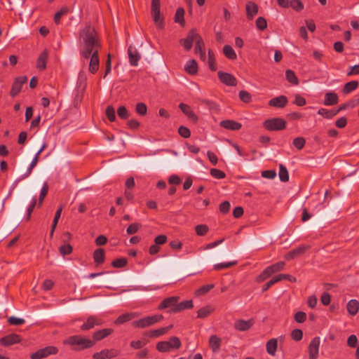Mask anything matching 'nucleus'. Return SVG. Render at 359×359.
Returning <instances> with one entry per match:
<instances>
[{
  "label": "nucleus",
  "mask_w": 359,
  "mask_h": 359,
  "mask_svg": "<svg viewBox=\"0 0 359 359\" xmlns=\"http://www.w3.org/2000/svg\"><path fill=\"white\" fill-rule=\"evenodd\" d=\"M285 264L284 262H277L274 264H272V265L268 266L267 268L269 269L271 273L273 274L274 273H276V272H278V271L283 270L285 267Z\"/></svg>",
  "instance_id": "c03bdc74"
},
{
  "label": "nucleus",
  "mask_w": 359,
  "mask_h": 359,
  "mask_svg": "<svg viewBox=\"0 0 359 359\" xmlns=\"http://www.w3.org/2000/svg\"><path fill=\"white\" fill-rule=\"evenodd\" d=\"M140 314L137 312H130L126 313L122 315H120L114 321L116 325H121L125 323H127L135 318H137Z\"/></svg>",
  "instance_id": "412c9836"
},
{
  "label": "nucleus",
  "mask_w": 359,
  "mask_h": 359,
  "mask_svg": "<svg viewBox=\"0 0 359 359\" xmlns=\"http://www.w3.org/2000/svg\"><path fill=\"white\" fill-rule=\"evenodd\" d=\"M58 352V348L54 346H48L39 349L37 351L30 355L31 359H43L50 355H55Z\"/></svg>",
  "instance_id": "0eeeda50"
},
{
  "label": "nucleus",
  "mask_w": 359,
  "mask_h": 359,
  "mask_svg": "<svg viewBox=\"0 0 359 359\" xmlns=\"http://www.w3.org/2000/svg\"><path fill=\"white\" fill-rule=\"evenodd\" d=\"M205 44L203 42V39L201 37L196 41V46H195V53L196 54L199 53H202L205 51L204 50Z\"/></svg>",
  "instance_id": "69168bd1"
},
{
  "label": "nucleus",
  "mask_w": 359,
  "mask_h": 359,
  "mask_svg": "<svg viewBox=\"0 0 359 359\" xmlns=\"http://www.w3.org/2000/svg\"><path fill=\"white\" fill-rule=\"evenodd\" d=\"M237 264L236 261L229 262L225 263H219L214 265V269L216 271H221L225 269L230 268Z\"/></svg>",
  "instance_id": "79ce46f5"
},
{
  "label": "nucleus",
  "mask_w": 359,
  "mask_h": 359,
  "mask_svg": "<svg viewBox=\"0 0 359 359\" xmlns=\"http://www.w3.org/2000/svg\"><path fill=\"white\" fill-rule=\"evenodd\" d=\"M106 116L108 120L111 122H114L116 120L115 109L113 106L109 105L106 109Z\"/></svg>",
  "instance_id": "6e6d98bb"
},
{
  "label": "nucleus",
  "mask_w": 359,
  "mask_h": 359,
  "mask_svg": "<svg viewBox=\"0 0 359 359\" xmlns=\"http://www.w3.org/2000/svg\"><path fill=\"white\" fill-rule=\"evenodd\" d=\"M141 227L142 224L140 223H132L128 226L126 232L128 235H133L137 233Z\"/></svg>",
  "instance_id": "de8ad7c7"
},
{
  "label": "nucleus",
  "mask_w": 359,
  "mask_h": 359,
  "mask_svg": "<svg viewBox=\"0 0 359 359\" xmlns=\"http://www.w3.org/2000/svg\"><path fill=\"white\" fill-rule=\"evenodd\" d=\"M21 341V337L17 334H10L0 339V344L4 346H9Z\"/></svg>",
  "instance_id": "f8f14e48"
},
{
  "label": "nucleus",
  "mask_w": 359,
  "mask_h": 359,
  "mask_svg": "<svg viewBox=\"0 0 359 359\" xmlns=\"http://www.w3.org/2000/svg\"><path fill=\"white\" fill-rule=\"evenodd\" d=\"M79 41L80 45V55L85 59L90 56L95 50L99 51L101 43L97 32L90 25H86L79 32Z\"/></svg>",
  "instance_id": "f257e3e1"
},
{
  "label": "nucleus",
  "mask_w": 359,
  "mask_h": 359,
  "mask_svg": "<svg viewBox=\"0 0 359 359\" xmlns=\"http://www.w3.org/2000/svg\"><path fill=\"white\" fill-rule=\"evenodd\" d=\"M27 82V77L25 76H22L17 77L13 85L11 90L10 91V95L12 97H15L21 90L22 86Z\"/></svg>",
  "instance_id": "1a4fd4ad"
},
{
  "label": "nucleus",
  "mask_w": 359,
  "mask_h": 359,
  "mask_svg": "<svg viewBox=\"0 0 359 359\" xmlns=\"http://www.w3.org/2000/svg\"><path fill=\"white\" fill-rule=\"evenodd\" d=\"M178 133L184 138H189L191 136L190 130L183 126H181L178 128Z\"/></svg>",
  "instance_id": "0e129e2a"
},
{
  "label": "nucleus",
  "mask_w": 359,
  "mask_h": 359,
  "mask_svg": "<svg viewBox=\"0 0 359 359\" xmlns=\"http://www.w3.org/2000/svg\"><path fill=\"white\" fill-rule=\"evenodd\" d=\"M201 37V36L196 32V30L195 29H192L188 33L186 39L193 44L194 41H196Z\"/></svg>",
  "instance_id": "bf43d9fd"
},
{
  "label": "nucleus",
  "mask_w": 359,
  "mask_h": 359,
  "mask_svg": "<svg viewBox=\"0 0 359 359\" xmlns=\"http://www.w3.org/2000/svg\"><path fill=\"white\" fill-rule=\"evenodd\" d=\"M184 13V9L180 7L177 9L175 15V22L179 23L182 27L185 25Z\"/></svg>",
  "instance_id": "72a5a7b5"
},
{
  "label": "nucleus",
  "mask_w": 359,
  "mask_h": 359,
  "mask_svg": "<svg viewBox=\"0 0 359 359\" xmlns=\"http://www.w3.org/2000/svg\"><path fill=\"white\" fill-rule=\"evenodd\" d=\"M93 259L96 264H101L105 259V252L102 248H98L93 252Z\"/></svg>",
  "instance_id": "c756f323"
},
{
  "label": "nucleus",
  "mask_w": 359,
  "mask_h": 359,
  "mask_svg": "<svg viewBox=\"0 0 359 359\" xmlns=\"http://www.w3.org/2000/svg\"><path fill=\"white\" fill-rule=\"evenodd\" d=\"M286 121L279 117L268 118L263 123V127L269 131H280L286 128Z\"/></svg>",
  "instance_id": "7ed1b4c3"
},
{
  "label": "nucleus",
  "mask_w": 359,
  "mask_h": 359,
  "mask_svg": "<svg viewBox=\"0 0 359 359\" xmlns=\"http://www.w3.org/2000/svg\"><path fill=\"white\" fill-rule=\"evenodd\" d=\"M128 55L130 64L132 66H137L140 59V54L137 50L130 45L128 48Z\"/></svg>",
  "instance_id": "f3484780"
},
{
  "label": "nucleus",
  "mask_w": 359,
  "mask_h": 359,
  "mask_svg": "<svg viewBox=\"0 0 359 359\" xmlns=\"http://www.w3.org/2000/svg\"><path fill=\"white\" fill-rule=\"evenodd\" d=\"M114 330L111 328H104L102 330H100L98 331H96L93 334V341H100L109 335H110L111 333H113Z\"/></svg>",
  "instance_id": "b1692460"
},
{
  "label": "nucleus",
  "mask_w": 359,
  "mask_h": 359,
  "mask_svg": "<svg viewBox=\"0 0 359 359\" xmlns=\"http://www.w3.org/2000/svg\"><path fill=\"white\" fill-rule=\"evenodd\" d=\"M151 14L156 26L162 29L164 26L163 18L161 15L160 0H152L151 6Z\"/></svg>",
  "instance_id": "423d86ee"
},
{
  "label": "nucleus",
  "mask_w": 359,
  "mask_h": 359,
  "mask_svg": "<svg viewBox=\"0 0 359 359\" xmlns=\"http://www.w3.org/2000/svg\"><path fill=\"white\" fill-rule=\"evenodd\" d=\"M292 144L297 149L301 150L306 144V140L302 137H298L293 140Z\"/></svg>",
  "instance_id": "864d4df0"
},
{
  "label": "nucleus",
  "mask_w": 359,
  "mask_h": 359,
  "mask_svg": "<svg viewBox=\"0 0 359 359\" xmlns=\"http://www.w3.org/2000/svg\"><path fill=\"white\" fill-rule=\"evenodd\" d=\"M358 82L357 81H351L346 83L342 89V92L344 94L351 93L352 91L355 90L358 87Z\"/></svg>",
  "instance_id": "c9c22d12"
},
{
  "label": "nucleus",
  "mask_w": 359,
  "mask_h": 359,
  "mask_svg": "<svg viewBox=\"0 0 359 359\" xmlns=\"http://www.w3.org/2000/svg\"><path fill=\"white\" fill-rule=\"evenodd\" d=\"M291 337L296 341H300L303 337V332L300 329H294L291 332Z\"/></svg>",
  "instance_id": "e2e57ef3"
},
{
  "label": "nucleus",
  "mask_w": 359,
  "mask_h": 359,
  "mask_svg": "<svg viewBox=\"0 0 359 359\" xmlns=\"http://www.w3.org/2000/svg\"><path fill=\"white\" fill-rule=\"evenodd\" d=\"M277 346H278V341L276 339L273 338V339L269 340L266 342V345L267 353L271 355H275L276 352L277 351Z\"/></svg>",
  "instance_id": "2f4dec72"
},
{
  "label": "nucleus",
  "mask_w": 359,
  "mask_h": 359,
  "mask_svg": "<svg viewBox=\"0 0 359 359\" xmlns=\"http://www.w3.org/2000/svg\"><path fill=\"white\" fill-rule=\"evenodd\" d=\"M194 307L192 300H185L180 303L177 302L175 307L172 308V313H178L184 309H190Z\"/></svg>",
  "instance_id": "a878e982"
},
{
  "label": "nucleus",
  "mask_w": 359,
  "mask_h": 359,
  "mask_svg": "<svg viewBox=\"0 0 359 359\" xmlns=\"http://www.w3.org/2000/svg\"><path fill=\"white\" fill-rule=\"evenodd\" d=\"M103 321L100 318L95 316H90L80 328L82 331H88L93 329L95 325H101Z\"/></svg>",
  "instance_id": "9d476101"
},
{
  "label": "nucleus",
  "mask_w": 359,
  "mask_h": 359,
  "mask_svg": "<svg viewBox=\"0 0 359 359\" xmlns=\"http://www.w3.org/2000/svg\"><path fill=\"white\" fill-rule=\"evenodd\" d=\"M163 319V316L161 314L146 316L139 319L138 320L133 321L132 323V325L135 328L143 329L151 326L155 323L160 322Z\"/></svg>",
  "instance_id": "20e7f679"
},
{
  "label": "nucleus",
  "mask_w": 359,
  "mask_h": 359,
  "mask_svg": "<svg viewBox=\"0 0 359 359\" xmlns=\"http://www.w3.org/2000/svg\"><path fill=\"white\" fill-rule=\"evenodd\" d=\"M70 11V9L68 7H63L59 11H57L54 16V21L55 24H59L60 22V19L63 15L68 14Z\"/></svg>",
  "instance_id": "a19ab883"
},
{
  "label": "nucleus",
  "mask_w": 359,
  "mask_h": 359,
  "mask_svg": "<svg viewBox=\"0 0 359 359\" xmlns=\"http://www.w3.org/2000/svg\"><path fill=\"white\" fill-rule=\"evenodd\" d=\"M63 344L70 346L74 351H81L93 347L95 341L81 335H72L64 340Z\"/></svg>",
  "instance_id": "f03ea898"
},
{
  "label": "nucleus",
  "mask_w": 359,
  "mask_h": 359,
  "mask_svg": "<svg viewBox=\"0 0 359 359\" xmlns=\"http://www.w3.org/2000/svg\"><path fill=\"white\" fill-rule=\"evenodd\" d=\"M310 248L309 245H299L297 248L292 250L285 255V259L287 260L292 259L303 255L307 250Z\"/></svg>",
  "instance_id": "4468645a"
},
{
  "label": "nucleus",
  "mask_w": 359,
  "mask_h": 359,
  "mask_svg": "<svg viewBox=\"0 0 359 359\" xmlns=\"http://www.w3.org/2000/svg\"><path fill=\"white\" fill-rule=\"evenodd\" d=\"M279 178L281 182H286L289 180V173L286 167L283 165H279Z\"/></svg>",
  "instance_id": "58836bf2"
},
{
  "label": "nucleus",
  "mask_w": 359,
  "mask_h": 359,
  "mask_svg": "<svg viewBox=\"0 0 359 359\" xmlns=\"http://www.w3.org/2000/svg\"><path fill=\"white\" fill-rule=\"evenodd\" d=\"M214 309L210 305L202 307L197 311V318H205L212 313Z\"/></svg>",
  "instance_id": "f704fd0d"
},
{
  "label": "nucleus",
  "mask_w": 359,
  "mask_h": 359,
  "mask_svg": "<svg viewBox=\"0 0 359 359\" xmlns=\"http://www.w3.org/2000/svg\"><path fill=\"white\" fill-rule=\"evenodd\" d=\"M214 287L215 285L213 284H208L203 285L196 291V294L197 295H204L208 292H210V290H212Z\"/></svg>",
  "instance_id": "3c124183"
},
{
  "label": "nucleus",
  "mask_w": 359,
  "mask_h": 359,
  "mask_svg": "<svg viewBox=\"0 0 359 359\" xmlns=\"http://www.w3.org/2000/svg\"><path fill=\"white\" fill-rule=\"evenodd\" d=\"M172 327V325H170L167 327H161L156 330H153L149 332L148 336L151 338H156L161 335L167 333L171 328Z\"/></svg>",
  "instance_id": "cd10ccee"
},
{
  "label": "nucleus",
  "mask_w": 359,
  "mask_h": 359,
  "mask_svg": "<svg viewBox=\"0 0 359 359\" xmlns=\"http://www.w3.org/2000/svg\"><path fill=\"white\" fill-rule=\"evenodd\" d=\"M210 173L211 176L215 179H224L226 177V174L224 171L217 168H211Z\"/></svg>",
  "instance_id": "4d7b16f0"
},
{
  "label": "nucleus",
  "mask_w": 359,
  "mask_h": 359,
  "mask_svg": "<svg viewBox=\"0 0 359 359\" xmlns=\"http://www.w3.org/2000/svg\"><path fill=\"white\" fill-rule=\"evenodd\" d=\"M119 354V351L116 348L103 349L100 352L95 353L93 355V359H111Z\"/></svg>",
  "instance_id": "6e6552de"
},
{
  "label": "nucleus",
  "mask_w": 359,
  "mask_h": 359,
  "mask_svg": "<svg viewBox=\"0 0 359 359\" xmlns=\"http://www.w3.org/2000/svg\"><path fill=\"white\" fill-rule=\"evenodd\" d=\"M246 15L248 20H252L258 13V6L253 1H248L245 6Z\"/></svg>",
  "instance_id": "5701e85b"
},
{
  "label": "nucleus",
  "mask_w": 359,
  "mask_h": 359,
  "mask_svg": "<svg viewBox=\"0 0 359 359\" xmlns=\"http://www.w3.org/2000/svg\"><path fill=\"white\" fill-rule=\"evenodd\" d=\"M339 102L338 95L334 92H329L325 95L323 104L326 106H332L337 104Z\"/></svg>",
  "instance_id": "bb28decb"
},
{
  "label": "nucleus",
  "mask_w": 359,
  "mask_h": 359,
  "mask_svg": "<svg viewBox=\"0 0 359 359\" xmlns=\"http://www.w3.org/2000/svg\"><path fill=\"white\" fill-rule=\"evenodd\" d=\"M48 191V186L46 183H45L41 189L40 196L39 198V205L41 206L44 198L46 196Z\"/></svg>",
  "instance_id": "680f3d73"
},
{
  "label": "nucleus",
  "mask_w": 359,
  "mask_h": 359,
  "mask_svg": "<svg viewBox=\"0 0 359 359\" xmlns=\"http://www.w3.org/2000/svg\"><path fill=\"white\" fill-rule=\"evenodd\" d=\"M179 107L194 123L198 122V118L197 115L191 109V107L188 104L180 103Z\"/></svg>",
  "instance_id": "aec40b11"
},
{
  "label": "nucleus",
  "mask_w": 359,
  "mask_h": 359,
  "mask_svg": "<svg viewBox=\"0 0 359 359\" xmlns=\"http://www.w3.org/2000/svg\"><path fill=\"white\" fill-rule=\"evenodd\" d=\"M73 248L70 244H65L59 248L60 253L63 255H69L72 252Z\"/></svg>",
  "instance_id": "603ef678"
},
{
  "label": "nucleus",
  "mask_w": 359,
  "mask_h": 359,
  "mask_svg": "<svg viewBox=\"0 0 359 359\" xmlns=\"http://www.w3.org/2000/svg\"><path fill=\"white\" fill-rule=\"evenodd\" d=\"M223 53L224 55L229 60H234L237 58V55L233 48L229 45H225L223 47Z\"/></svg>",
  "instance_id": "e433bc0d"
},
{
  "label": "nucleus",
  "mask_w": 359,
  "mask_h": 359,
  "mask_svg": "<svg viewBox=\"0 0 359 359\" xmlns=\"http://www.w3.org/2000/svg\"><path fill=\"white\" fill-rule=\"evenodd\" d=\"M219 126L226 130L236 131L241 128L242 124L234 120L226 119L222 121Z\"/></svg>",
  "instance_id": "a211bd4d"
},
{
  "label": "nucleus",
  "mask_w": 359,
  "mask_h": 359,
  "mask_svg": "<svg viewBox=\"0 0 359 359\" xmlns=\"http://www.w3.org/2000/svg\"><path fill=\"white\" fill-rule=\"evenodd\" d=\"M128 263V260L126 258L121 257L116 259H114L111 262V265L115 268H123L126 266Z\"/></svg>",
  "instance_id": "5fc2aeb1"
},
{
  "label": "nucleus",
  "mask_w": 359,
  "mask_h": 359,
  "mask_svg": "<svg viewBox=\"0 0 359 359\" xmlns=\"http://www.w3.org/2000/svg\"><path fill=\"white\" fill-rule=\"evenodd\" d=\"M346 309L350 315L355 316L359 309V302L355 299H351L347 303Z\"/></svg>",
  "instance_id": "7c9ffc66"
},
{
  "label": "nucleus",
  "mask_w": 359,
  "mask_h": 359,
  "mask_svg": "<svg viewBox=\"0 0 359 359\" xmlns=\"http://www.w3.org/2000/svg\"><path fill=\"white\" fill-rule=\"evenodd\" d=\"M209 228L206 224H198L195 226V231L198 236H205L208 232Z\"/></svg>",
  "instance_id": "8fccbe9b"
},
{
  "label": "nucleus",
  "mask_w": 359,
  "mask_h": 359,
  "mask_svg": "<svg viewBox=\"0 0 359 359\" xmlns=\"http://www.w3.org/2000/svg\"><path fill=\"white\" fill-rule=\"evenodd\" d=\"M8 322L9 323V324L13 325H23L25 321L22 318H17L15 316H11L10 318H8Z\"/></svg>",
  "instance_id": "338daca9"
},
{
  "label": "nucleus",
  "mask_w": 359,
  "mask_h": 359,
  "mask_svg": "<svg viewBox=\"0 0 359 359\" xmlns=\"http://www.w3.org/2000/svg\"><path fill=\"white\" fill-rule=\"evenodd\" d=\"M184 70L190 75H196L198 72V64L195 60H189L184 67Z\"/></svg>",
  "instance_id": "c85d7f7f"
},
{
  "label": "nucleus",
  "mask_w": 359,
  "mask_h": 359,
  "mask_svg": "<svg viewBox=\"0 0 359 359\" xmlns=\"http://www.w3.org/2000/svg\"><path fill=\"white\" fill-rule=\"evenodd\" d=\"M221 345V339L216 335H212L209 339V346L213 352H217Z\"/></svg>",
  "instance_id": "473e14b6"
},
{
  "label": "nucleus",
  "mask_w": 359,
  "mask_h": 359,
  "mask_svg": "<svg viewBox=\"0 0 359 359\" xmlns=\"http://www.w3.org/2000/svg\"><path fill=\"white\" fill-rule=\"evenodd\" d=\"M48 57V52L47 50H44L42 53H41L36 62V67L39 70L43 71L46 69Z\"/></svg>",
  "instance_id": "393cba45"
},
{
  "label": "nucleus",
  "mask_w": 359,
  "mask_h": 359,
  "mask_svg": "<svg viewBox=\"0 0 359 359\" xmlns=\"http://www.w3.org/2000/svg\"><path fill=\"white\" fill-rule=\"evenodd\" d=\"M89 72L92 74H95L99 69L100 60L99 51L95 50L90 56Z\"/></svg>",
  "instance_id": "2eb2a0df"
},
{
  "label": "nucleus",
  "mask_w": 359,
  "mask_h": 359,
  "mask_svg": "<svg viewBox=\"0 0 359 359\" xmlns=\"http://www.w3.org/2000/svg\"><path fill=\"white\" fill-rule=\"evenodd\" d=\"M293 103L297 106L303 107L306 104V101L304 97H302L299 94H297L294 96V100Z\"/></svg>",
  "instance_id": "774afa93"
},
{
  "label": "nucleus",
  "mask_w": 359,
  "mask_h": 359,
  "mask_svg": "<svg viewBox=\"0 0 359 359\" xmlns=\"http://www.w3.org/2000/svg\"><path fill=\"white\" fill-rule=\"evenodd\" d=\"M208 66L211 71H216V60L215 58L214 53L211 50H208Z\"/></svg>",
  "instance_id": "37998d69"
},
{
  "label": "nucleus",
  "mask_w": 359,
  "mask_h": 359,
  "mask_svg": "<svg viewBox=\"0 0 359 359\" xmlns=\"http://www.w3.org/2000/svg\"><path fill=\"white\" fill-rule=\"evenodd\" d=\"M182 344L177 337H172L169 341H162L156 344V349L160 352H169L171 349L180 348Z\"/></svg>",
  "instance_id": "39448f33"
},
{
  "label": "nucleus",
  "mask_w": 359,
  "mask_h": 359,
  "mask_svg": "<svg viewBox=\"0 0 359 359\" xmlns=\"http://www.w3.org/2000/svg\"><path fill=\"white\" fill-rule=\"evenodd\" d=\"M253 325L254 320L252 319L248 320H238L234 323V328L236 330L244 332L250 330Z\"/></svg>",
  "instance_id": "6ab92c4d"
},
{
  "label": "nucleus",
  "mask_w": 359,
  "mask_h": 359,
  "mask_svg": "<svg viewBox=\"0 0 359 359\" xmlns=\"http://www.w3.org/2000/svg\"><path fill=\"white\" fill-rule=\"evenodd\" d=\"M285 77L287 81L292 85H298L299 79L295 75L294 71L287 69L285 71Z\"/></svg>",
  "instance_id": "4c0bfd02"
},
{
  "label": "nucleus",
  "mask_w": 359,
  "mask_h": 359,
  "mask_svg": "<svg viewBox=\"0 0 359 359\" xmlns=\"http://www.w3.org/2000/svg\"><path fill=\"white\" fill-rule=\"evenodd\" d=\"M318 114L324 116L326 118H332L338 114V111L336 110H328L327 109L320 108L318 111Z\"/></svg>",
  "instance_id": "ea45409f"
},
{
  "label": "nucleus",
  "mask_w": 359,
  "mask_h": 359,
  "mask_svg": "<svg viewBox=\"0 0 359 359\" xmlns=\"http://www.w3.org/2000/svg\"><path fill=\"white\" fill-rule=\"evenodd\" d=\"M255 22L257 28L261 31L264 30L267 27L266 20L263 17H259Z\"/></svg>",
  "instance_id": "052dcab7"
},
{
  "label": "nucleus",
  "mask_w": 359,
  "mask_h": 359,
  "mask_svg": "<svg viewBox=\"0 0 359 359\" xmlns=\"http://www.w3.org/2000/svg\"><path fill=\"white\" fill-rule=\"evenodd\" d=\"M238 95L240 100L245 103H249L252 100L251 95L246 90H241Z\"/></svg>",
  "instance_id": "13d9d810"
},
{
  "label": "nucleus",
  "mask_w": 359,
  "mask_h": 359,
  "mask_svg": "<svg viewBox=\"0 0 359 359\" xmlns=\"http://www.w3.org/2000/svg\"><path fill=\"white\" fill-rule=\"evenodd\" d=\"M180 299L178 296H172L164 299L158 306V310H163L170 308V312H172V308L175 307L177 302Z\"/></svg>",
  "instance_id": "ddd939ff"
},
{
  "label": "nucleus",
  "mask_w": 359,
  "mask_h": 359,
  "mask_svg": "<svg viewBox=\"0 0 359 359\" xmlns=\"http://www.w3.org/2000/svg\"><path fill=\"white\" fill-rule=\"evenodd\" d=\"M320 343L319 337H316L311 341L308 347L309 355L318 356Z\"/></svg>",
  "instance_id": "4be33fe9"
},
{
  "label": "nucleus",
  "mask_w": 359,
  "mask_h": 359,
  "mask_svg": "<svg viewBox=\"0 0 359 359\" xmlns=\"http://www.w3.org/2000/svg\"><path fill=\"white\" fill-rule=\"evenodd\" d=\"M290 6L295 11H302L304 6L301 0H292L290 1Z\"/></svg>",
  "instance_id": "a18cd8bd"
},
{
  "label": "nucleus",
  "mask_w": 359,
  "mask_h": 359,
  "mask_svg": "<svg viewBox=\"0 0 359 359\" xmlns=\"http://www.w3.org/2000/svg\"><path fill=\"white\" fill-rule=\"evenodd\" d=\"M217 75L219 81L222 83L228 86H236L237 85V79L233 74L219 71Z\"/></svg>",
  "instance_id": "9b49d317"
},
{
  "label": "nucleus",
  "mask_w": 359,
  "mask_h": 359,
  "mask_svg": "<svg viewBox=\"0 0 359 359\" xmlns=\"http://www.w3.org/2000/svg\"><path fill=\"white\" fill-rule=\"evenodd\" d=\"M117 114L121 119L126 120L129 118L130 114L124 106H120L117 109Z\"/></svg>",
  "instance_id": "09e8293b"
},
{
  "label": "nucleus",
  "mask_w": 359,
  "mask_h": 359,
  "mask_svg": "<svg viewBox=\"0 0 359 359\" xmlns=\"http://www.w3.org/2000/svg\"><path fill=\"white\" fill-rule=\"evenodd\" d=\"M135 111L140 116H145L147 113V107L143 102H138L135 106Z\"/></svg>",
  "instance_id": "49530a36"
},
{
  "label": "nucleus",
  "mask_w": 359,
  "mask_h": 359,
  "mask_svg": "<svg viewBox=\"0 0 359 359\" xmlns=\"http://www.w3.org/2000/svg\"><path fill=\"white\" fill-rule=\"evenodd\" d=\"M287 102L288 100L285 95H280L271 99L269 101V105L276 108H283L287 105Z\"/></svg>",
  "instance_id": "dca6fc26"
}]
</instances>
